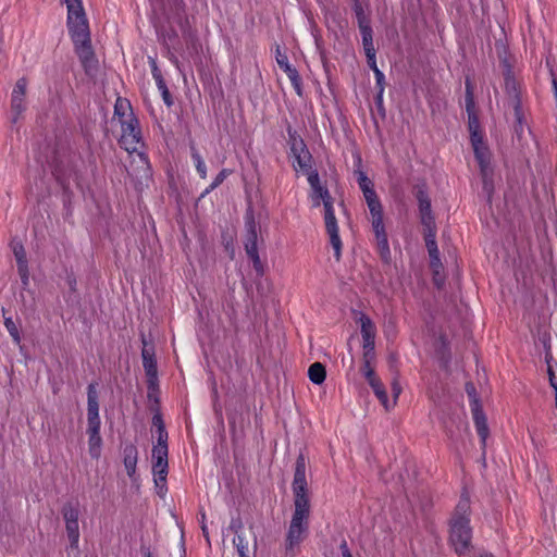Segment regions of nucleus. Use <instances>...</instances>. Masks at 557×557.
I'll list each match as a JSON object with an SVG mask.
<instances>
[{"instance_id": "f257e3e1", "label": "nucleus", "mask_w": 557, "mask_h": 557, "mask_svg": "<svg viewBox=\"0 0 557 557\" xmlns=\"http://www.w3.org/2000/svg\"><path fill=\"white\" fill-rule=\"evenodd\" d=\"M294 496V510L286 534V549L293 550L307 536L310 517V495L306 480V460L299 456L296 461L295 474L292 484Z\"/></svg>"}, {"instance_id": "f03ea898", "label": "nucleus", "mask_w": 557, "mask_h": 557, "mask_svg": "<svg viewBox=\"0 0 557 557\" xmlns=\"http://www.w3.org/2000/svg\"><path fill=\"white\" fill-rule=\"evenodd\" d=\"M67 8V27L76 53L88 75H94L97 60L90 45L89 26L82 0H64Z\"/></svg>"}, {"instance_id": "7ed1b4c3", "label": "nucleus", "mask_w": 557, "mask_h": 557, "mask_svg": "<svg viewBox=\"0 0 557 557\" xmlns=\"http://www.w3.org/2000/svg\"><path fill=\"white\" fill-rule=\"evenodd\" d=\"M308 183L310 185L309 199L312 207H319L321 203L324 206V223L326 232L330 236V243L334 249L336 259L341 257L342 240L338 234V225L333 209V198L331 197L327 188L321 183L317 172L308 173Z\"/></svg>"}, {"instance_id": "20e7f679", "label": "nucleus", "mask_w": 557, "mask_h": 557, "mask_svg": "<svg viewBox=\"0 0 557 557\" xmlns=\"http://www.w3.org/2000/svg\"><path fill=\"white\" fill-rule=\"evenodd\" d=\"M357 181L360 189L362 190L367 206L371 214L372 228L375 235L376 245L381 257L387 261L391 256L387 234L383 222V209L382 205L376 196L373 188V183L362 172H357Z\"/></svg>"}, {"instance_id": "39448f33", "label": "nucleus", "mask_w": 557, "mask_h": 557, "mask_svg": "<svg viewBox=\"0 0 557 557\" xmlns=\"http://www.w3.org/2000/svg\"><path fill=\"white\" fill-rule=\"evenodd\" d=\"M469 509L468 497H462L450 520L449 543L459 556L466 555L471 548L472 533L469 525Z\"/></svg>"}, {"instance_id": "423d86ee", "label": "nucleus", "mask_w": 557, "mask_h": 557, "mask_svg": "<svg viewBox=\"0 0 557 557\" xmlns=\"http://www.w3.org/2000/svg\"><path fill=\"white\" fill-rule=\"evenodd\" d=\"M121 125V146L129 153L137 152L141 147V134L138 121L134 115H126Z\"/></svg>"}, {"instance_id": "0eeeda50", "label": "nucleus", "mask_w": 557, "mask_h": 557, "mask_svg": "<svg viewBox=\"0 0 557 557\" xmlns=\"http://www.w3.org/2000/svg\"><path fill=\"white\" fill-rule=\"evenodd\" d=\"M467 393H468L470 401H471V411H472V416H473L475 430L481 440L482 446L484 447L486 440L488 437V426H487L486 417L483 413L481 406L476 399L475 388L472 384L467 385Z\"/></svg>"}, {"instance_id": "6e6552de", "label": "nucleus", "mask_w": 557, "mask_h": 557, "mask_svg": "<svg viewBox=\"0 0 557 557\" xmlns=\"http://www.w3.org/2000/svg\"><path fill=\"white\" fill-rule=\"evenodd\" d=\"M247 226V238L245 242V250L248 257L251 259L253 263V268L258 273H262V263L258 255V247H257V228L256 223L252 216L247 218L246 222Z\"/></svg>"}, {"instance_id": "1a4fd4ad", "label": "nucleus", "mask_w": 557, "mask_h": 557, "mask_svg": "<svg viewBox=\"0 0 557 557\" xmlns=\"http://www.w3.org/2000/svg\"><path fill=\"white\" fill-rule=\"evenodd\" d=\"M360 324V332L363 339V349H364V358H368L369 355L374 349V339L376 335V329L374 323L370 320L369 317L361 314L358 319Z\"/></svg>"}, {"instance_id": "9d476101", "label": "nucleus", "mask_w": 557, "mask_h": 557, "mask_svg": "<svg viewBox=\"0 0 557 557\" xmlns=\"http://www.w3.org/2000/svg\"><path fill=\"white\" fill-rule=\"evenodd\" d=\"M275 60L278 66L286 73L293 87L298 95H301V79L297 70L288 62L287 55L277 46L275 49Z\"/></svg>"}, {"instance_id": "9b49d317", "label": "nucleus", "mask_w": 557, "mask_h": 557, "mask_svg": "<svg viewBox=\"0 0 557 557\" xmlns=\"http://www.w3.org/2000/svg\"><path fill=\"white\" fill-rule=\"evenodd\" d=\"M87 429H100L98 394L96 386L90 384L87 392Z\"/></svg>"}, {"instance_id": "f8f14e48", "label": "nucleus", "mask_w": 557, "mask_h": 557, "mask_svg": "<svg viewBox=\"0 0 557 557\" xmlns=\"http://www.w3.org/2000/svg\"><path fill=\"white\" fill-rule=\"evenodd\" d=\"M292 152L295 158V169L302 171L305 174L311 171V156L307 150L302 140L294 141L292 146Z\"/></svg>"}, {"instance_id": "ddd939ff", "label": "nucleus", "mask_w": 557, "mask_h": 557, "mask_svg": "<svg viewBox=\"0 0 557 557\" xmlns=\"http://www.w3.org/2000/svg\"><path fill=\"white\" fill-rule=\"evenodd\" d=\"M26 88L27 82L25 78H20L13 88L11 97V108L14 115V120H16L26 108Z\"/></svg>"}, {"instance_id": "4468645a", "label": "nucleus", "mask_w": 557, "mask_h": 557, "mask_svg": "<svg viewBox=\"0 0 557 557\" xmlns=\"http://www.w3.org/2000/svg\"><path fill=\"white\" fill-rule=\"evenodd\" d=\"M153 481L157 494L164 497L166 494L168 461L152 460Z\"/></svg>"}, {"instance_id": "2eb2a0df", "label": "nucleus", "mask_w": 557, "mask_h": 557, "mask_svg": "<svg viewBox=\"0 0 557 557\" xmlns=\"http://www.w3.org/2000/svg\"><path fill=\"white\" fill-rule=\"evenodd\" d=\"M472 148L475 154V158L479 162V165L481 168L483 177L485 178L487 176L488 171V161H490V154L486 146L484 145L482 137H474L473 140H471Z\"/></svg>"}, {"instance_id": "dca6fc26", "label": "nucleus", "mask_w": 557, "mask_h": 557, "mask_svg": "<svg viewBox=\"0 0 557 557\" xmlns=\"http://www.w3.org/2000/svg\"><path fill=\"white\" fill-rule=\"evenodd\" d=\"M143 344H144L143 351H141L143 364H144L146 374L149 377V382L152 383L153 380H156V377H157V364H156V360H154V352H153V348L148 346L145 338H143Z\"/></svg>"}, {"instance_id": "f3484780", "label": "nucleus", "mask_w": 557, "mask_h": 557, "mask_svg": "<svg viewBox=\"0 0 557 557\" xmlns=\"http://www.w3.org/2000/svg\"><path fill=\"white\" fill-rule=\"evenodd\" d=\"M418 202H419V211L421 216V222L424 227H433L434 226V218L431 212V201L428 195L423 190H419L417 194Z\"/></svg>"}, {"instance_id": "a211bd4d", "label": "nucleus", "mask_w": 557, "mask_h": 557, "mask_svg": "<svg viewBox=\"0 0 557 557\" xmlns=\"http://www.w3.org/2000/svg\"><path fill=\"white\" fill-rule=\"evenodd\" d=\"M13 253L17 263V271L24 285L28 283V267L26 260L25 249L22 244L13 243Z\"/></svg>"}, {"instance_id": "6ab92c4d", "label": "nucleus", "mask_w": 557, "mask_h": 557, "mask_svg": "<svg viewBox=\"0 0 557 557\" xmlns=\"http://www.w3.org/2000/svg\"><path fill=\"white\" fill-rule=\"evenodd\" d=\"M137 459V448L134 445H126L123 450V462L129 478L136 473Z\"/></svg>"}, {"instance_id": "aec40b11", "label": "nucleus", "mask_w": 557, "mask_h": 557, "mask_svg": "<svg viewBox=\"0 0 557 557\" xmlns=\"http://www.w3.org/2000/svg\"><path fill=\"white\" fill-rule=\"evenodd\" d=\"M359 28L362 36L364 53L366 55H370L375 52V49L373 46L372 29L369 22L364 17L359 16Z\"/></svg>"}, {"instance_id": "412c9836", "label": "nucleus", "mask_w": 557, "mask_h": 557, "mask_svg": "<svg viewBox=\"0 0 557 557\" xmlns=\"http://www.w3.org/2000/svg\"><path fill=\"white\" fill-rule=\"evenodd\" d=\"M369 385L371 386L375 396L377 397V399L380 400V403L383 405V407L386 410H389L395 406V401H391L388 399L386 391L379 377L375 380L371 379V382H369Z\"/></svg>"}, {"instance_id": "4be33fe9", "label": "nucleus", "mask_w": 557, "mask_h": 557, "mask_svg": "<svg viewBox=\"0 0 557 557\" xmlns=\"http://www.w3.org/2000/svg\"><path fill=\"white\" fill-rule=\"evenodd\" d=\"M88 433V448L92 458L97 459L101 453L102 440L100 436V429H87Z\"/></svg>"}, {"instance_id": "5701e85b", "label": "nucleus", "mask_w": 557, "mask_h": 557, "mask_svg": "<svg viewBox=\"0 0 557 557\" xmlns=\"http://www.w3.org/2000/svg\"><path fill=\"white\" fill-rule=\"evenodd\" d=\"M64 522H78L81 516V505L78 502H69L62 508Z\"/></svg>"}, {"instance_id": "b1692460", "label": "nucleus", "mask_w": 557, "mask_h": 557, "mask_svg": "<svg viewBox=\"0 0 557 557\" xmlns=\"http://www.w3.org/2000/svg\"><path fill=\"white\" fill-rule=\"evenodd\" d=\"M114 114L121 124L126 115H134L129 102L126 99L117 98L114 106Z\"/></svg>"}, {"instance_id": "393cba45", "label": "nucleus", "mask_w": 557, "mask_h": 557, "mask_svg": "<svg viewBox=\"0 0 557 557\" xmlns=\"http://www.w3.org/2000/svg\"><path fill=\"white\" fill-rule=\"evenodd\" d=\"M309 379L314 384H321L325 380V368L320 362H314L308 370Z\"/></svg>"}, {"instance_id": "a878e982", "label": "nucleus", "mask_w": 557, "mask_h": 557, "mask_svg": "<svg viewBox=\"0 0 557 557\" xmlns=\"http://www.w3.org/2000/svg\"><path fill=\"white\" fill-rule=\"evenodd\" d=\"M425 245L430 257L438 255L437 245L435 242V225L433 227H425Z\"/></svg>"}, {"instance_id": "bb28decb", "label": "nucleus", "mask_w": 557, "mask_h": 557, "mask_svg": "<svg viewBox=\"0 0 557 557\" xmlns=\"http://www.w3.org/2000/svg\"><path fill=\"white\" fill-rule=\"evenodd\" d=\"M65 530L73 548H77L79 542V524L78 522H65Z\"/></svg>"}, {"instance_id": "cd10ccee", "label": "nucleus", "mask_w": 557, "mask_h": 557, "mask_svg": "<svg viewBox=\"0 0 557 557\" xmlns=\"http://www.w3.org/2000/svg\"><path fill=\"white\" fill-rule=\"evenodd\" d=\"M191 159L195 168L201 178L207 177V165L196 148H191Z\"/></svg>"}, {"instance_id": "c85d7f7f", "label": "nucleus", "mask_w": 557, "mask_h": 557, "mask_svg": "<svg viewBox=\"0 0 557 557\" xmlns=\"http://www.w3.org/2000/svg\"><path fill=\"white\" fill-rule=\"evenodd\" d=\"M234 545L237 548V552L239 554V557H248V542L246 539L236 532V536L233 540Z\"/></svg>"}, {"instance_id": "c756f323", "label": "nucleus", "mask_w": 557, "mask_h": 557, "mask_svg": "<svg viewBox=\"0 0 557 557\" xmlns=\"http://www.w3.org/2000/svg\"><path fill=\"white\" fill-rule=\"evenodd\" d=\"M230 174V172L227 170H222L218 175L216 177L214 178V181L211 183V185L206 188V190L202 193L201 197H205L206 195H208L209 193H211L213 189H215L219 185H221L224 180L227 177V175Z\"/></svg>"}, {"instance_id": "7c9ffc66", "label": "nucleus", "mask_w": 557, "mask_h": 557, "mask_svg": "<svg viewBox=\"0 0 557 557\" xmlns=\"http://www.w3.org/2000/svg\"><path fill=\"white\" fill-rule=\"evenodd\" d=\"M4 325H5V329L8 330V332L10 333V335L12 336L14 343L20 344L21 336H20L18 329H17L16 324L14 323V321L11 318H5Z\"/></svg>"}, {"instance_id": "2f4dec72", "label": "nucleus", "mask_w": 557, "mask_h": 557, "mask_svg": "<svg viewBox=\"0 0 557 557\" xmlns=\"http://www.w3.org/2000/svg\"><path fill=\"white\" fill-rule=\"evenodd\" d=\"M468 125H469V132L471 135V140L474 139V137H482L479 133V121L476 115H468Z\"/></svg>"}, {"instance_id": "473e14b6", "label": "nucleus", "mask_w": 557, "mask_h": 557, "mask_svg": "<svg viewBox=\"0 0 557 557\" xmlns=\"http://www.w3.org/2000/svg\"><path fill=\"white\" fill-rule=\"evenodd\" d=\"M152 460L168 461V446L153 445Z\"/></svg>"}, {"instance_id": "72a5a7b5", "label": "nucleus", "mask_w": 557, "mask_h": 557, "mask_svg": "<svg viewBox=\"0 0 557 557\" xmlns=\"http://www.w3.org/2000/svg\"><path fill=\"white\" fill-rule=\"evenodd\" d=\"M154 445L168 446V432L161 423L157 429V443Z\"/></svg>"}, {"instance_id": "f704fd0d", "label": "nucleus", "mask_w": 557, "mask_h": 557, "mask_svg": "<svg viewBox=\"0 0 557 557\" xmlns=\"http://www.w3.org/2000/svg\"><path fill=\"white\" fill-rule=\"evenodd\" d=\"M466 110H467L468 115H470V114L474 115L475 114V112H474V101H473L472 94L470 91L469 84H467Z\"/></svg>"}, {"instance_id": "c9c22d12", "label": "nucleus", "mask_w": 557, "mask_h": 557, "mask_svg": "<svg viewBox=\"0 0 557 557\" xmlns=\"http://www.w3.org/2000/svg\"><path fill=\"white\" fill-rule=\"evenodd\" d=\"M369 358H370V356L368 358H364L366 362H364V367H363V374H364L368 383L371 382V379L372 380L377 379V376L374 373V370L369 364Z\"/></svg>"}, {"instance_id": "e433bc0d", "label": "nucleus", "mask_w": 557, "mask_h": 557, "mask_svg": "<svg viewBox=\"0 0 557 557\" xmlns=\"http://www.w3.org/2000/svg\"><path fill=\"white\" fill-rule=\"evenodd\" d=\"M430 265L433 271V274L438 275L440 271H442V263L440 260V253L434 257H430Z\"/></svg>"}, {"instance_id": "4c0bfd02", "label": "nucleus", "mask_w": 557, "mask_h": 557, "mask_svg": "<svg viewBox=\"0 0 557 557\" xmlns=\"http://www.w3.org/2000/svg\"><path fill=\"white\" fill-rule=\"evenodd\" d=\"M547 372H548L550 385L554 389H556L557 388V376L555 375L553 366L550 364L549 361H547Z\"/></svg>"}, {"instance_id": "58836bf2", "label": "nucleus", "mask_w": 557, "mask_h": 557, "mask_svg": "<svg viewBox=\"0 0 557 557\" xmlns=\"http://www.w3.org/2000/svg\"><path fill=\"white\" fill-rule=\"evenodd\" d=\"M149 63H150V66H151L152 77L154 79H159L160 77H162L161 72L159 71V69L157 66L156 60L153 58H149Z\"/></svg>"}, {"instance_id": "ea45409f", "label": "nucleus", "mask_w": 557, "mask_h": 557, "mask_svg": "<svg viewBox=\"0 0 557 557\" xmlns=\"http://www.w3.org/2000/svg\"><path fill=\"white\" fill-rule=\"evenodd\" d=\"M392 393H393V400L392 401H395V404L397 403V399L401 393V387L399 385V383L397 381H394L392 383Z\"/></svg>"}, {"instance_id": "a19ab883", "label": "nucleus", "mask_w": 557, "mask_h": 557, "mask_svg": "<svg viewBox=\"0 0 557 557\" xmlns=\"http://www.w3.org/2000/svg\"><path fill=\"white\" fill-rule=\"evenodd\" d=\"M367 59L369 66L373 70V72H375V69H379L376 65L375 52H373L370 55H367Z\"/></svg>"}, {"instance_id": "79ce46f5", "label": "nucleus", "mask_w": 557, "mask_h": 557, "mask_svg": "<svg viewBox=\"0 0 557 557\" xmlns=\"http://www.w3.org/2000/svg\"><path fill=\"white\" fill-rule=\"evenodd\" d=\"M341 550H342L343 557H352L350 550L348 549V546H347L346 542H343L341 544Z\"/></svg>"}, {"instance_id": "37998d69", "label": "nucleus", "mask_w": 557, "mask_h": 557, "mask_svg": "<svg viewBox=\"0 0 557 557\" xmlns=\"http://www.w3.org/2000/svg\"><path fill=\"white\" fill-rule=\"evenodd\" d=\"M162 94V98L164 100V102L168 104V106H171L172 104V101L170 99V92L168 90V88H164V90L161 91Z\"/></svg>"}, {"instance_id": "c03bdc74", "label": "nucleus", "mask_w": 557, "mask_h": 557, "mask_svg": "<svg viewBox=\"0 0 557 557\" xmlns=\"http://www.w3.org/2000/svg\"><path fill=\"white\" fill-rule=\"evenodd\" d=\"M374 75H375L377 85H381L382 82L384 81V74L379 69H375Z\"/></svg>"}, {"instance_id": "a18cd8bd", "label": "nucleus", "mask_w": 557, "mask_h": 557, "mask_svg": "<svg viewBox=\"0 0 557 557\" xmlns=\"http://www.w3.org/2000/svg\"><path fill=\"white\" fill-rule=\"evenodd\" d=\"M434 275V283L437 285V286H442V284L444 283V276L442 275V271H440V274L438 275Z\"/></svg>"}, {"instance_id": "49530a36", "label": "nucleus", "mask_w": 557, "mask_h": 557, "mask_svg": "<svg viewBox=\"0 0 557 557\" xmlns=\"http://www.w3.org/2000/svg\"><path fill=\"white\" fill-rule=\"evenodd\" d=\"M515 114H516L517 121L519 123H521V111H520L519 102H515Z\"/></svg>"}, {"instance_id": "de8ad7c7", "label": "nucleus", "mask_w": 557, "mask_h": 557, "mask_svg": "<svg viewBox=\"0 0 557 557\" xmlns=\"http://www.w3.org/2000/svg\"><path fill=\"white\" fill-rule=\"evenodd\" d=\"M154 81H156V84L160 91H162V90H164V88H166V85L162 77H160L159 79H154Z\"/></svg>"}, {"instance_id": "09e8293b", "label": "nucleus", "mask_w": 557, "mask_h": 557, "mask_svg": "<svg viewBox=\"0 0 557 557\" xmlns=\"http://www.w3.org/2000/svg\"><path fill=\"white\" fill-rule=\"evenodd\" d=\"M137 157L139 158V160L145 164V165H148V162H147V158L144 153L141 152H138Z\"/></svg>"}, {"instance_id": "8fccbe9b", "label": "nucleus", "mask_w": 557, "mask_h": 557, "mask_svg": "<svg viewBox=\"0 0 557 557\" xmlns=\"http://www.w3.org/2000/svg\"><path fill=\"white\" fill-rule=\"evenodd\" d=\"M506 87L515 89V82L510 78H506Z\"/></svg>"}, {"instance_id": "3c124183", "label": "nucleus", "mask_w": 557, "mask_h": 557, "mask_svg": "<svg viewBox=\"0 0 557 557\" xmlns=\"http://www.w3.org/2000/svg\"><path fill=\"white\" fill-rule=\"evenodd\" d=\"M480 557H494V556L492 554L485 553V554H482Z\"/></svg>"}, {"instance_id": "603ef678", "label": "nucleus", "mask_w": 557, "mask_h": 557, "mask_svg": "<svg viewBox=\"0 0 557 557\" xmlns=\"http://www.w3.org/2000/svg\"><path fill=\"white\" fill-rule=\"evenodd\" d=\"M145 557H152L151 553L150 552H146L145 553Z\"/></svg>"}, {"instance_id": "864d4df0", "label": "nucleus", "mask_w": 557, "mask_h": 557, "mask_svg": "<svg viewBox=\"0 0 557 557\" xmlns=\"http://www.w3.org/2000/svg\"><path fill=\"white\" fill-rule=\"evenodd\" d=\"M202 531L205 534H207V527L206 525H202Z\"/></svg>"}]
</instances>
